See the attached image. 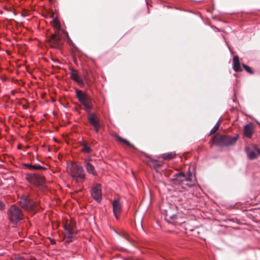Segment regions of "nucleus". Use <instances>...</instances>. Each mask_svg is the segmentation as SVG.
I'll list each match as a JSON object with an SVG mask.
<instances>
[{"label": "nucleus", "instance_id": "obj_1", "mask_svg": "<svg viewBox=\"0 0 260 260\" xmlns=\"http://www.w3.org/2000/svg\"><path fill=\"white\" fill-rule=\"evenodd\" d=\"M174 179L176 183L184 188L186 187H191L197 183L195 175L191 172L189 168L186 173L180 172L175 174L174 175Z\"/></svg>", "mask_w": 260, "mask_h": 260}, {"label": "nucleus", "instance_id": "obj_2", "mask_svg": "<svg viewBox=\"0 0 260 260\" xmlns=\"http://www.w3.org/2000/svg\"><path fill=\"white\" fill-rule=\"evenodd\" d=\"M70 173L73 180L77 183H80L85 180V172L82 167L79 165H72Z\"/></svg>", "mask_w": 260, "mask_h": 260}, {"label": "nucleus", "instance_id": "obj_3", "mask_svg": "<svg viewBox=\"0 0 260 260\" xmlns=\"http://www.w3.org/2000/svg\"><path fill=\"white\" fill-rule=\"evenodd\" d=\"M8 219L14 224L20 222L23 217L22 211L15 205L11 206L8 210Z\"/></svg>", "mask_w": 260, "mask_h": 260}, {"label": "nucleus", "instance_id": "obj_4", "mask_svg": "<svg viewBox=\"0 0 260 260\" xmlns=\"http://www.w3.org/2000/svg\"><path fill=\"white\" fill-rule=\"evenodd\" d=\"M76 94L79 101L83 105L84 110L90 112L92 108L90 97L79 89L76 90Z\"/></svg>", "mask_w": 260, "mask_h": 260}, {"label": "nucleus", "instance_id": "obj_5", "mask_svg": "<svg viewBox=\"0 0 260 260\" xmlns=\"http://www.w3.org/2000/svg\"><path fill=\"white\" fill-rule=\"evenodd\" d=\"M236 137H231L224 135H217L213 138L214 143L219 146H230L234 145L236 141Z\"/></svg>", "mask_w": 260, "mask_h": 260}, {"label": "nucleus", "instance_id": "obj_6", "mask_svg": "<svg viewBox=\"0 0 260 260\" xmlns=\"http://www.w3.org/2000/svg\"><path fill=\"white\" fill-rule=\"evenodd\" d=\"M25 178L29 183L37 186L43 185L45 181L43 176L36 173H28Z\"/></svg>", "mask_w": 260, "mask_h": 260}, {"label": "nucleus", "instance_id": "obj_7", "mask_svg": "<svg viewBox=\"0 0 260 260\" xmlns=\"http://www.w3.org/2000/svg\"><path fill=\"white\" fill-rule=\"evenodd\" d=\"M19 203L22 208L27 211L34 210L35 207V202L27 195H23L20 198Z\"/></svg>", "mask_w": 260, "mask_h": 260}, {"label": "nucleus", "instance_id": "obj_8", "mask_svg": "<svg viewBox=\"0 0 260 260\" xmlns=\"http://www.w3.org/2000/svg\"><path fill=\"white\" fill-rule=\"evenodd\" d=\"M248 158L252 160L260 155V149L255 145L246 147L245 149Z\"/></svg>", "mask_w": 260, "mask_h": 260}, {"label": "nucleus", "instance_id": "obj_9", "mask_svg": "<svg viewBox=\"0 0 260 260\" xmlns=\"http://www.w3.org/2000/svg\"><path fill=\"white\" fill-rule=\"evenodd\" d=\"M88 120L93 126L95 133H98L101 127L100 119L96 114L93 113L88 112Z\"/></svg>", "mask_w": 260, "mask_h": 260}, {"label": "nucleus", "instance_id": "obj_10", "mask_svg": "<svg viewBox=\"0 0 260 260\" xmlns=\"http://www.w3.org/2000/svg\"><path fill=\"white\" fill-rule=\"evenodd\" d=\"M91 195L98 202H100L102 199L101 186L100 184H96L91 190Z\"/></svg>", "mask_w": 260, "mask_h": 260}, {"label": "nucleus", "instance_id": "obj_11", "mask_svg": "<svg viewBox=\"0 0 260 260\" xmlns=\"http://www.w3.org/2000/svg\"><path fill=\"white\" fill-rule=\"evenodd\" d=\"M50 46L54 48H59L61 46L60 36L56 32L53 34L49 40Z\"/></svg>", "mask_w": 260, "mask_h": 260}, {"label": "nucleus", "instance_id": "obj_12", "mask_svg": "<svg viewBox=\"0 0 260 260\" xmlns=\"http://www.w3.org/2000/svg\"><path fill=\"white\" fill-rule=\"evenodd\" d=\"M113 210L115 217L117 219H118L119 216L122 211L121 204L119 202V200L116 199L113 200L112 202Z\"/></svg>", "mask_w": 260, "mask_h": 260}, {"label": "nucleus", "instance_id": "obj_13", "mask_svg": "<svg viewBox=\"0 0 260 260\" xmlns=\"http://www.w3.org/2000/svg\"><path fill=\"white\" fill-rule=\"evenodd\" d=\"M90 159L86 158L84 160L85 167L86 171L93 176H96L97 173L94 169V166L90 162Z\"/></svg>", "mask_w": 260, "mask_h": 260}, {"label": "nucleus", "instance_id": "obj_14", "mask_svg": "<svg viewBox=\"0 0 260 260\" xmlns=\"http://www.w3.org/2000/svg\"><path fill=\"white\" fill-rule=\"evenodd\" d=\"M177 216L175 214H172L171 213V210H168L166 211V214L165 216L166 220L169 223H171L173 224H176L175 220L176 219Z\"/></svg>", "mask_w": 260, "mask_h": 260}, {"label": "nucleus", "instance_id": "obj_15", "mask_svg": "<svg viewBox=\"0 0 260 260\" xmlns=\"http://www.w3.org/2000/svg\"><path fill=\"white\" fill-rule=\"evenodd\" d=\"M233 69L236 72H241L242 69L240 67L239 57L238 56H234L233 57Z\"/></svg>", "mask_w": 260, "mask_h": 260}, {"label": "nucleus", "instance_id": "obj_16", "mask_svg": "<svg viewBox=\"0 0 260 260\" xmlns=\"http://www.w3.org/2000/svg\"><path fill=\"white\" fill-rule=\"evenodd\" d=\"M244 134L245 135L250 138L253 133V127L251 124H248L244 126Z\"/></svg>", "mask_w": 260, "mask_h": 260}, {"label": "nucleus", "instance_id": "obj_17", "mask_svg": "<svg viewBox=\"0 0 260 260\" xmlns=\"http://www.w3.org/2000/svg\"><path fill=\"white\" fill-rule=\"evenodd\" d=\"M71 231L72 229L71 230V229H68V230H67V232H66L64 236V240L66 242L69 243L71 242L72 240V238L74 233H72V232H71Z\"/></svg>", "mask_w": 260, "mask_h": 260}, {"label": "nucleus", "instance_id": "obj_18", "mask_svg": "<svg viewBox=\"0 0 260 260\" xmlns=\"http://www.w3.org/2000/svg\"><path fill=\"white\" fill-rule=\"evenodd\" d=\"M72 78L78 83L79 84H83V81L82 78H81L77 74L75 73H73L71 76Z\"/></svg>", "mask_w": 260, "mask_h": 260}, {"label": "nucleus", "instance_id": "obj_19", "mask_svg": "<svg viewBox=\"0 0 260 260\" xmlns=\"http://www.w3.org/2000/svg\"><path fill=\"white\" fill-rule=\"evenodd\" d=\"M82 151L85 153H89L91 151V148L89 145L86 142H83L82 145Z\"/></svg>", "mask_w": 260, "mask_h": 260}, {"label": "nucleus", "instance_id": "obj_20", "mask_svg": "<svg viewBox=\"0 0 260 260\" xmlns=\"http://www.w3.org/2000/svg\"><path fill=\"white\" fill-rule=\"evenodd\" d=\"M74 224L71 221H69V222L67 221L66 224L64 225V229L65 232H67V230H68V229H71V230L72 229V231L71 232H72V233H74Z\"/></svg>", "mask_w": 260, "mask_h": 260}, {"label": "nucleus", "instance_id": "obj_21", "mask_svg": "<svg viewBox=\"0 0 260 260\" xmlns=\"http://www.w3.org/2000/svg\"><path fill=\"white\" fill-rule=\"evenodd\" d=\"M175 154L173 152L164 153L161 155V157L164 159H170L174 158Z\"/></svg>", "mask_w": 260, "mask_h": 260}, {"label": "nucleus", "instance_id": "obj_22", "mask_svg": "<svg viewBox=\"0 0 260 260\" xmlns=\"http://www.w3.org/2000/svg\"><path fill=\"white\" fill-rule=\"evenodd\" d=\"M117 140L121 142H123L127 145L131 147H133V145H132L128 141H127L126 140H125L121 137H118Z\"/></svg>", "mask_w": 260, "mask_h": 260}, {"label": "nucleus", "instance_id": "obj_23", "mask_svg": "<svg viewBox=\"0 0 260 260\" xmlns=\"http://www.w3.org/2000/svg\"><path fill=\"white\" fill-rule=\"evenodd\" d=\"M46 168L38 165H32L31 169L32 170H44Z\"/></svg>", "mask_w": 260, "mask_h": 260}, {"label": "nucleus", "instance_id": "obj_24", "mask_svg": "<svg viewBox=\"0 0 260 260\" xmlns=\"http://www.w3.org/2000/svg\"><path fill=\"white\" fill-rule=\"evenodd\" d=\"M219 120L218 122L214 125V126L211 130L210 133L214 134L215 133L218 129L219 126Z\"/></svg>", "mask_w": 260, "mask_h": 260}, {"label": "nucleus", "instance_id": "obj_25", "mask_svg": "<svg viewBox=\"0 0 260 260\" xmlns=\"http://www.w3.org/2000/svg\"><path fill=\"white\" fill-rule=\"evenodd\" d=\"M242 66L243 67V68L245 69V70L248 73H249L250 74H253V72L252 70H251V69L249 67L246 66V64H245L244 63L242 64Z\"/></svg>", "mask_w": 260, "mask_h": 260}, {"label": "nucleus", "instance_id": "obj_26", "mask_svg": "<svg viewBox=\"0 0 260 260\" xmlns=\"http://www.w3.org/2000/svg\"><path fill=\"white\" fill-rule=\"evenodd\" d=\"M152 163H153V166L154 168V169H155L162 166L161 163L157 161H153Z\"/></svg>", "mask_w": 260, "mask_h": 260}, {"label": "nucleus", "instance_id": "obj_27", "mask_svg": "<svg viewBox=\"0 0 260 260\" xmlns=\"http://www.w3.org/2000/svg\"><path fill=\"white\" fill-rule=\"evenodd\" d=\"M5 209V204L0 200V210H3Z\"/></svg>", "mask_w": 260, "mask_h": 260}, {"label": "nucleus", "instance_id": "obj_28", "mask_svg": "<svg viewBox=\"0 0 260 260\" xmlns=\"http://www.w3.org/2000/svg\"><path fill=\"white\" fill-rule=\"evenodd\" d=\"M54 23H55V27L57 29H59L60 28V25H59V24L58 23V22H57V21H55V22H54Z\"/></svg>", "mask_w": 260, "mask_h": 260}, {"label": "nucleus", "instance_id": "obj_29", "mask_svg": "<svg viewBox=\"0 0 260 260\" xmlns=\"http://www.w3.org/2000/svg\"><path fill=\"white\" fill-rule=\"evenodd\" d=\"M24 166H26V167H27L28 168L31 169V166H32V164H25Z\"/></svg>", "mask_w": 260, "mask_h": 260}, {"label": "nucleus", "instance_id": "obj_30", "mask_svg": "<svg viewBox=\"0 0 260 260\" xmlns=\"http://www.w3.org/2000/svg\"><path fill=\"white\" fill-rule=\"evenodd\" d=\"M25 260H37V259L35 257H31V258H30L29 259H25Z\"/></svg>", "mask_w": 260, "mask_h": 260}, {"label": "nucleus", "instance_id": "obj_31", "mask_svg": "<svg viewBox=\"0 0 260 260\" xmlns=\"http://www.w3.org/2000/svg\"><path fill=\"white\" fill-rule=\"evenodd\" d=\"M51 243H52V244H54V243H55L54 241H53V240L51 241Z\"/></svg>", "mask_w": 260, "mask_h": 260}]
</instances>
